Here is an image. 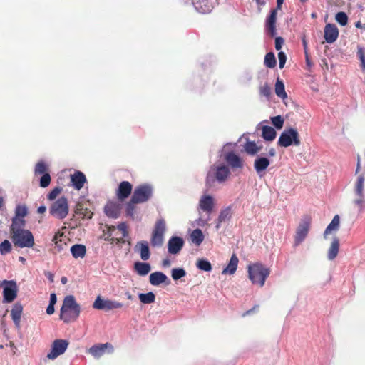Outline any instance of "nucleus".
<instances>
[{"instance_id":"f257e3e1","label":"nucleus","mask_w":365,"mask_h":365,"mask_svg":"<svg viewBox=\"0 0 365 365\" xmlns=\"http://www.w3.org/2000/svg\"><path fill=\"white\" fill-rule=\"evenodd\" d=\"M81 307L73 295L65 297L60 310V319L64 323L76 321L80 315Z\"/></svg>"},{"instance_id":"f03ea898","label":"nucleus","mask_w":365,"mask_h":365,"mask_svg":"<svg viewBox=\"0 0 365 365\" xmlns=\"http://www.w3.org/2000/svg\"><path fill=\"white\" fill-rule=\"evenodd\" d=\"M247 272L248 277L252 284L263 287L266 279L270 274V269L265 267L262 263L257 262L248 265Z\"/></svg>"},{"instance_id":"7ed1b4c3","label":"nucleus","mask_w":365,"mask_h":365,"mask_svg":"<svg viewBox=\"0 0 365 365\" xmlns=\"http://www.w3.org/2000/svg\"><path fill=\"white\" fill-rule=\"evenodd\" d=\"M230 175V168L225 165H220L216 167L211 166L207 173L206 186L208 187H212L215 181L219 183H223Z\"/></svg>"},{"instance_id":"20e7f679","label":"nucleus","mask_w":365,"mask_h":365,"mask_svg":"<svg viewBox=\"0 0 365 365\" xmlns=\"http://www.w3.org/2000/svg\"><path fill=\"white\" fill-rule=\"evenodd\" d=\"M68 212V202L65 196H61L53 201L49 207V214L58 220L65 219Z\"/></svg>"},{"instance_id":"39448f33","label":"nucleus","mask_w":365,"mask_h":365,"mask_svg":"<svg viewBox=\"0 0 365 365\" xmlns=\"http://www.w3.org/2000/svg\"><path fill=\"white\" fill-rule=\"evenodd\" d=\"M299 135L297 129L289 127L284 129L279 135L277 145L280 147L287 148L292 145H300Z\"/></svg>"},{"instance_id":"423d86ee","label":"nucleus","mask_w":365,"mask_h":365,"mask_svg":"<svg viewBox=\"0 0 365 365\" xmlns=\"http://www.w3.org/2000/svg\"><path fill=\"white\" fill-rule=\"evenodd\" d=\"M12 241L15 245L21 248H30L34 245L33 234L29 230H15L14 233H12Z\"/></svg>"},{"instance_id":"0eeeda50","label":"nucleus","mask_w":365,"mask_h":365,"mask_svg":"<svg viewBox=\"0 0 365 365\" xmlns=\"http://www.w3.org/2000/svg\"><path fill=\"white\" fill-rule=\"evenodd\" d=\"M153 195V187L150 184L145 183L138 185L131 196L133 202L139 204L150 200Z\"/></svg>"},{"instance_id":"6e6552de","label":"nucleus","mask_w":365,"mask_h":365,"mask_svg":"<svg viewBox=\"0 0 365 365\" xmlns=\"http://www.w3.org/2000/svg\"><path fill=\"white\" fill-rule=\"evenodd\" d=\"M165 230L166 225L165 220L163 219L158 220L150 238V243L153 247H160L163 245Z\"/></svg>"},{"instance_id":"1a4fd4ad","label":"nucleus","mask_w":365,"mask_h":365,"mask_svg":"<svg viewBox=\"0 0 365 365\" xmlns=\"http://www.w3.org/2000/svg\"><path fill=\"white\" fill-rule=\"evenodd\" d=\"M310 225L311 217L309 215L303 216L296 230L294 246H298L304 240L309 231Z\"/></svg>"},{"instance_id":"9d476101","label":"nucleus","mask_w":365,"mask_h":365,"mask_svg":"<svg viewBox=\"0 0 365 365\" xmlns=\"http://www.w3.org/2000/svg\"><path fill=\"white\" fill-rule=\"evenodd\" d=\"M1 284L4 285L3 302H12L17 296L18 288L16 281L4 279L0 283V286Z\"/></svg>"},{"instance_id":"9b49d317","label":"nucleus","mask_w":365,"mask_h":365,"mask_svg":"<svg viewBox=\"0 0 365 365\" xmlns=\"http://www.w3.org/2000/svg\"><path fill=\"white\" fill-rule=\"evenodd\" d=\"M283 2L284 0H277V8L271 10L269 15L267 17L265 21V29L272 37H274L277 35V10L281 9Z\"/></svg>"},{"instance_id":"f8f14e48","label":"nucleus","mask_w":365,"mask_h":365,"mask_svg":"<svg viewBox=\"0 0 365 365\" xmlns=\"http://www.w3.org/2000/svg\"><path fill=\"white\" fill-rule=\"evenodd\" d=\"M224 152V148H222L221 150H220V156H223L227 165L232 170L243 168L244 162L239 155L235 153L234 151H229L223 154Z\"/></svg>"},{"instance_id":"ddd939ff","label":"nucleus","mask_w":365,"mask_h":365,"mask_svg":"<svg viewBox=\"0 0 365 365\" xmlns=\"http://www.w3.org/2000/svg\"><path fill=\"white\" fill-rule=\"evenodd\" d=\"M123 306V304L120 302L110 299H104L100 296L96 297L93 304V307L94 309L103 310L105 312H108L114 309L121 308Z\"/></svg>"},{"instance_id":"4468645a","label":"nucleus","mask_w":365,"mask_h":365,"mask_svg":"<svg viewBox=\"0 0 365 365\" xmlns=\"http://www.w3.org/2000/svg\"><path fill=\"white\" fill-rule=\"evenodd\" d=\"M69 345L68 341L66 339H56L51 345V351L47 354L49 359H55L63 354Z\"/></svg>"},{"instance_id":"2eb2a0df","label":"nucleus","mask_w":365,"mask_h":365,"mask_svg":"<svg viewBox=\"0 0 365 365\" xmlns=\"http://www.w3.org/2000/svg\"><path fill=\"white\" fill-rule=\"evenodd\" d=\"M184 244L182 237L172 236L168 242V251L171 255H178L182 249Z\"/></svg>"},{"instance_id":"dca6fc26","label":"nucleus","mask_w":365,"mask_h":365,"mask_svg":"<svg viewBox=\"0 0 365 365\" xmlns=\"http://www.w3.org/2000/svg\"><path fill=\"white\" fill-rule=\"evenodd\" d=\"M199 209L208 215L211 214L215 207V199L210 195H203L200 197L198 204Z\"/></svg>"},{"instance_id":"f3484780","label":"nucleus","mask_w":365,"mask_h":365,"mask_svg":"<svg viewBox=\"0 0 365 365\" xmlns=\"http://www.w3.org/2000/svg\"><path fill=\"white\" fill-rule=\"evenodd\" d=\"M107 349H108V353H112L113 351V346L112 344L110 343H105L92 346L89 349L88 352L95 358H99L106 353Z\"/></svg>"},{"instance_id":"a211bd4d","label":"nucleus","mask_w":365,"mask_h":365,"mask_svg":"<svg viewBox=\"0 0 365 365\" xmlns=\"http://www.w3.org/2000/svg\"><path fill=\"white\" fill-rule=\"evenodd\" d=\"M133 185L128 181H122L116 190V196L120 201L127 199L131 194Z\"/></svg>"},{"instance_id":"6ab92c4d","label":"nucleus","mask_w":365,"mask_h":365,"mask_svg":"<svg viewBox=\"0 0 365 365\" xmlns=\"http://www.w3.org/2000/svg\"><path fill=\"white\" fill-rule=\"evenodd\" d=\"M232 205H229L221 209L216 220V229H220L223 223L229 222L232 219Z\"/></svg>"},{"instance_id":"aec40b11","label":"nucleus","mask_w":365,"mask_h":365,"mask_svg":"<svg viewBox=\"0 0 365 365\" xmlns=\"http://www.w3.org/2000/svg\"><path fill=\"white\" fill-rule=\"evenodd\" d=\"M324 39L327 43H334L339 36V30L336 25L327 24L324 27Z\"/></svg>"},{"instance_id":"412c9836","label":"nucleus","mask_w":365,"mask_h":365,"mask_svg":"<svg viewBox=\"0 0 365 365\" xmlns=\"http://www.w3.org/2000/svg\"><path fill=\"white\" fill-rule=\"evenodd\" d=\"M270 165V160L265 156L257 155L254 161V168L258 175L262 176Z\"/></svg>"},{"instance_id":"4be33fe9","label":"nucleus","mask_w":365,"mask_h":365,"mask_svg":"<svg viewBox=\"0 0 365 365\" xmlns=\"http://www.w3.org/2000/svg\"><path fill=\"white\" fill-rule=\"evenodd\" d=\"M104 212L108 217L117 219L120 215V205L113 201H108L104 207Z\"/></svg>"},{"instance_id":"5701e85b","label":"nucleus","mask_w":365,"mask_h":365,"mask_svg":"<svg viewBox=\"0 0 365 365\" xmlns=\"http://www.w3.org/2000/svg\"><path fill=\"white\" fill-rule=\"evenodd\" d=\"M149 282L153 286H159L161 284L168 285L170 284V280L167 275L162 272H155L150 274Z\"/></svg>"},{"instance_id":"b1692460","label":"nucleus","mask_w":365,"mask_h":365,"mask_svg":"<svg viewBox=\"0 0 365 365\" xmlns=\"http://www.w3.org/2000/svg\"><path fill=\"white\" fill-rule=\"evenodd\" d=\"M71 182L76 190H80L86 182V177L81 171L76 170L75 173L71 175Z\"/></svg>"},{"instance_id":"393cba45","label":"nucleus","mask_w":365,"mask_h":365,"mask_svg":"<svg viewBox=\"0 0 365 365\" xmlns=\"http://www.w3.org/2000/svg\"><path fill=\"white\" fill-rule=\"evenodd\" d=\"M192 4L200 14H208L212 10V6L208 0H192Z\"/></svg>"},{"instance_id":"a878e982","label":"nucleus","mask_w":365,"mask_h":365,"mask_svg":"<svg viewBox=\"0 0 365 365\" xmlns=\"http://www.w3.org/2000/svg\"><path fill=\"white\" fill-rule=\"evenodd\" d=\"M135 250L139 252L142 260L146 261L149 259L150 257V251L149 244L147 241H138L135 245Z\"/></svg>"},{"instance_id":"bb28decb","label":"nucleus","mask_w":365,"mask_h":365,"mask_svg":"<svg viewBox=\"0 0 365 365\" xmlns=\"http://www.w3.org/2000/svg\"><path fill=\"white\" fill-rule=\"evenodd\" d=\"M22 312L23 306L19 302L15 303L12 307L11 315L16 328L20 327V321Z\"/></svg>"},{"instance_id":"cd10ccee","label":"nucleus","mask_w":365,"mask_h":365,"mask_svg":"<svg viewBox=\"0 0 365 365\" xmlns=\"http://www.w3.org/2000/svg\"><path fill=\"white\" fill-rule=\"evenodd\" d=\"M135 272L140 276L147 275L151 270V266L148 262H135L133 264Z\"/></svg>"},{"instance_id":"c85d7f7f","label":"nucleus","mask_w":365,"mask_h":365,"mask_svg":"<svg viewBox=\"0 0 365 365\" xmlns=\"http://www.w3.org/2000/svg\"><path fill=\"white\" fill-rule=\"evenodd\" d=\"M239 259L235 254H233L229 261L228 264L222 270V274H233L237 268Z\"/></svg>"},{"instance_id":"c756f323","label":"nucleus","mask_w":365,"mask_h":365,"mask_svg":"<svg viewBox=\"0 0 365 365\" xmlns=\"http://www.w3.org/2000/svg\"><path fill=\"white\" fill-rule=\"evenodd\" d=\"M277 136L275 129L269 125H263L262 128V137L265 141H273Z\"/></svg>"},{"instance_id":"7c9ffc66","label":"nucleus","mask_w":365,"mask_h":365,"mask_svg":"<svg viewBox=\"0 0 365 365\" xmlns=\"http://www.w3.org/2000/svg\"><path fill=\"white\" fill-rule=\"evenodd\" d=\"M70 251L74 258H83L86 254V247L83 245L76 244L71 247Z\"/></svg>"},{"instance_id":"2f4dec72","label":"nucleus","mask_w":365,"mask_h":365,"mask_svg":"<svg viewBox=\"0 0 365 365\" xmlns=\"http://www.w3.org/2000/svg\"><path fill=\"white\" fill-rule=\"evenodd\" d=\"M339 240L335 237L333 238L331 246L328 250L327 257L329 260L334 259L339 252Z\"/></svg>"},{"instance_id":"473e14b6","label":"nucleus","mask_w":365,"mask_h":365,"mask_svg":"<svg viewBox=\"0 0 365 365\" xmlns=\"http://www.w3.org/2000/svg\"><path fill=\"white\" fill-rule=\"evenodd\" d=\"M339 223H340V217L339 215H334L331 222L328 225V226L326 227L324 236L326 237V236L330 233L332 231H336L339 228Z\"/></svg>"},{"instance_id":"72a5a7b5","label":"nucleus","mask_w":365,"mask_h":365,"mask_svg":"<svg viewBox=\"0 0 365 365\" xmlns=\"http://www.w3.org/2000/svg\"><path fill=\"white\" fill-rule=\"evenodd\" d=\"M26 220L24 218L13 217L11 220V232L14 233L15 230H24Z\"/></svg>"},{"instance_id":"f704fd0d","label":"nucleus","mask_w":365,"mask_h":365,"mask_svg":"<svg viewBox=\"0 0 365 365\" xmlns=\"http://www.w3.org/2000/svg\"><path fill=\"white\" fill-rule=\"evenodd\" d=\"M245 152L250 155H255L261 150V147L257 145L255 141L247 140L245 145Z\"/></svg>"},{"instance_id":"c9c22d12","label":"nucleus","mask_w":365,"mask_h":365,"mask_svg":"<svg viewBox=\"0 0 365 365\" xmlns=\"http://www.w3.org/2000/svg\"><path fill=\"white\" fill-rule=\"evenodd\" d=\"M274 90L276 95L279 98L282 99H285L287 98V95L284 88V84L283 81L281 79H279V78H277Z\"/></svg>"},{"instance_id":"e433bc0d","label":"nucleus","mask_w":365,"mask_h":365,"mask_svg":"<svg viewBox=\"0 0 365 365\" xmlns=\"http://www.w3.org/2000/svg\"><path fill=\"white\" fill-rule=\"evenodd\" d=\"M190 238L192 242L198 246L203 242L205 236L200 228H196L192 232Z\"/></svg>"},{"instance_id":"4c0bfd02","label":"nucleus","mask_w":365,"mask_h":365,"mask_svg":"<svg viewBox=\"0 0 365 365\" xmlns=\"http://www.w3.org/2000/svg\"><path fill=\"white\" fill-rule=\"evenodd\" d=\"M364 177L361 175L357 178V180L355 184V193L359 197H364Z\"/></svg>"},{"instance_id":"58836bf2","label":"nucleus","mask_w":365,"mask_h":365,"mask_svg":"<svg viewBox=\"0 0 365 365\" xmlns=\"http://www.w3.org/2000/svg\"><path fill=\"white\" fill-rule=\"evenodd\" d=\"M138 298L141 303L148 304L153 303L155 300V294L153 292H148L147 293H140Z\"/></svg>"},{"instance_id":"ea45409f","label":"nucleus","mask_w":365,"mask_h":365,"mask_svg":"<svg viewBox=\"0 0 365 365\" xmlns=\"http://www.w3.org/2000/svg\"><path fill=\"white\" fill-rule=\"evenodd\" d=\"M196 267L197 269L205 272H210L212 270V264L207 259L201 258L199 259L196 262Z\"/></svg>"},{"instance_id":"a19ab883","label":"nucleus","mask_w":365,"mask_h":365,"mask_svg":"<svg viewBox=\"0 0 365 365\" xmlns=\"http://www.w3.org/2000/svg\"><path fill=\"white\" fill-rule=\"evenodd\" d=\"M135 204H138V202H133L132 198L127 202L125 205V215L128 217L135 220Z\"/></svg>"},{"instance_id":"79ce46f5","label":"nucleus","mask_w":365,"mask_h":365,"mask_svg":"<svg viewBox=\"0 0 365 365\" xmlns=\"http://www.w3.org/2000/svg\"><path fill=\"white\" fill-rule=\"evenodd\" d=\"M264 65L269 68H273L276 66L277 61L276 58L272 52H269L265 55L264 57Z\"/></svg>"},{"instance_id":"37998d69","label":"nucleus","mask_w":365,"mask_h":365,"mask_svg":"<svg viewBox=\"0 0 365 365\" xmlns=\"http://www.w3.org/2000/svg\"><path fill=\"white\" fill-rule=\"evenodd\" d=\"M186 271L182 267L173 268L171 270V277L173 280L177 281L186 276Z\"/></svg>"},{"instance_id":"c03bdc74","label":"nucleus","mask_w":365,"mask_h":365,"mask_svg":"<svg viewBox=\"0 0 365 365\" xmlns=\"http://www.w3.org/2000/svg\"><path fill=\"white\" fill-rule=\"evenodd\" d=\"M12 246L9 240H4L0 243V254L1 255H6L11 252Z\"/></svg>"},{"instance_id":"a18cd8bd","label":"nucleus","mask_w":365,"mask_h":365,"mask_svg":"<svg viewBox=\"0 0 365 365\" xmlns=\"http://www.w3.org/2000/svg\"><path fill=\"white\" fill-rule=\"evenodd\" d=\"M28 215V207L25 205H17L14 217L24 218Z\"/></svg>"},{"instance_id":"49530a36","label":"nucleus","mask_w":365,"mask_h":365,"mask_svg":"<svg viewBox=\"0 0 365 365\" xmlns=\"http://www.w3.org/2000/svg\"><path fill=\"white\" fill-rule=\"evenodd\" d=\"M271 122L272 125L274 126V128L277 130H280L282 128L284 123V119L281 115H277L272 117L270 118Z\"/></svg>"},{"instance_id":"de8ad7c7","label":"nucleus","mask_w":365,"mask_h":365,"mask_svg":"<svg viewBox=\"0 0 365 365\" xmlns=\"http://www.w3.org/2000/svg\"><path fill=\"white\" fill-rule=\"evenodd\" d=\"M336 21L341 26H346L348 23V16L344 11H339L336 14Z\"/></svg>"},{"instance_id":"09e8293b","label":"nucleus","mask_w":365,"mask_h":365,"mask_svg":"<svg viewBox=\"0 0 365 365\" xmlns=\"http://www.w3.org/2000/svg\"><path fill=\"white\" fill-rule=\"evenodd\" d=\"M51 180V175L48 173L43 174L40 179V186L43 188L48 187L50 185Z\"/></svg>"},{"instance_id":"8fccbe9b","label":"nucleus","mask_w":365,"mask_h":365,"mask_svg":"<svg viewBox=\"0 0 365 365\" xmlns=\"http://www.w3.org/2000/svg\"><path fill=\"white\" fill-rule=\"evenodd\" d=\"M259 93L261 96H263L267 98H269L272 93L270 86L267 83H265L264 86L260 87Z\"/></svg>"},{"instance_id":"3c124183","label":"nucleus","mask_w":365,"mask_h":365,"mask_svg":"<svg viewBox=\"0 0 365 365\" xmlns=\"http://www.w3.org/2000/svg\"><path fill=\"white\" fill-rule=\"evenodd\" d=\"M46 170H47V167H46V163L43 161H41V162H38L36 165L35 173L36 174L38 173V174L43 175L44 173H47Z\"/></svg>"},{"instance_id":"603ef678","label":"nucleus","mask_w":365,"mask_h":365,"mask_svg":"<svg viewBox=\"0 0 365 365\" xmlns=\"http://www.w3.org/2000/svg\"><path fill=\"white\" fill-rule=\"evenodd\" d=\"M62 191V188L61 187H54L48 195L47 198L48 200L53 201L54 200L58 195L61 193Z\"/></svg>"},{"instance_id":"864d4df0","label":"nucleus","mask_w":365,"mask_h":365,"mask_svg":"<svg viewBox=\"0 0 365 365\" xmlns=\"http://www.w3.org/2000/svg\"><path fill=\"white\" fill-rule=\"evenodd\" d=\"M117 229L122 232L123 237H127L129 235L128 230V225L126 222H122L117 225Z\"/></svg>"},{"instance_id":"5fc2aeb1","label":"nucleus","mask_w":365,"mask_h":365,"mask_svg":"<svg viewBox=\"0 0 365 365\" xmlns=\"http://www.w3.org/2000/svg\"><path fill=\"white\" fill-rule=\"evenodd\" d=\"M278 59H279V68H283L284 67L286 61H287V56L284 52L279 51L278 53Z\"/></svg>"},{"instance_id":"6e6d98bb","label":"nucleus","mask_w":365,"mask_h":365,"mask_svg":"<svg viewBox=\"0 0 365 365\" xmlns=\"http://www.w3.org/2000/svg\"><path fill=\"white\" fill-rule=\"evenodd\" d=\"M284 43L283 38L278 36L275 38L274 46L277 51H279Z\"/></svg>"},{"instance_id":"4d7b16f0","label":"nucleus","mask_w":365,"mask_h":365,"mask_svg":"<svg viewBox=\"0 0 365 365\" xmlns=\"http://www.w3.org/2000/svg\"><path fill=\"white\" fill-rule=\"evenodd\" d=\"M354 203L359 207L360 210L365 207V200L364 197H359V199L354 200Z\"/></svg>"},{"instance_id":"13d9d810","label":"nucleus","mask_w":365,"mask_h":365,"mask_svg":"<svg viewBox=\"0 0 365 365\" xmlns=\"http://www.w3.org/2000/svg\"><path fill=\"white\" fill-rule=\"evenodd\" d=\"M208 220H202L201 217L195 220L194 222V225H197L198 227H204L207 225Z\"/></svg>"},{"instance_id":"bf43d9fd","label":"nucleus","mask_w":365,"mask_h":365,"mask_svg":"<svg viewBox=\"0 0 365 365\" xmlns=\"http://www.w3.org/2000/svg\"><path fill=\"white\" fill-rule=\"evenodd\" d=\"M57 302V297H56V294L55 293H51L50 294V300H49V304H53L55 305L56 303Z\"/></svg>"},{"instance_id":"052dcab7","label":"nucleus","mask_w":365,"mask_h":365,"mask_svg":"<svg viewBox=\"0 0 365 365\" xmlns=\"http://www.w3.org/2000/svg\"><path fill=\"white\" fill-rule=\"evenodd\" d=\"M55 311V305L48 304L46 308V313L49 315L54 313Z\"/></svg>"},{"instance_id":"680f3d73","label":"nucleus","mask_w":365,"mask_h":365,"mask_svg":"<svg viewBox=\"0 0 365 365\" xmlns=\"http://www.w3.org/2000/svg\"><path fill=\"white\" fill-rule=\"evenodd\" d=\"M112 235H113L112 232L108 231L107 233V236H106L104 237V240L107 241V242H113V241H115V239L112 237Z\"/></svg>"},{"instance_id":"e2e57ef3","label":"nucleus","mask_w":365,"mask_h":365,"mask_svg":"<svg viewBox=\"0 0 365 365\" xmlns=\"http://www.w3.org/2000/svg\"><path fill=\"white\" fill-rule=\"evenodd\" d=\"M171 264L170 260L168 258H165L162 262V266L163 267H169Z\"/></svg>"},{"instance_id":"0e129e2a","label":"nucleus","mask_w":365,"mask_h":365,"mask_svg":"<svg viewBox=\"0 0 365 365\" xmlns=\"http://www.w3.org/2000/svg\"><path fill=\"white\" fill-rule=\"evenodd\" d=\"M45 276L47 277V279L49 280L50 282H53V274L50 272H45Z\"/></svg>"},{"instance_id":"69168bd1","label":"nucleus","mask_w":365,"mask_h":365,"mask_svg":"<svg viewBox=\"0 0 365 365\" xmlns=\"http://www.w3.org/2000/svg\"><path fill=\"white\" fill-rule=\"evenodd\" d=\"M46 207L45 205H41L38 207L37 212L40 214H43L46 212Z\"/></svg>"},{"instance_id":"338daca9","label":"nucleus","mask_w":365,"mask_h":365,"mask_svg":"<svg viewBox=\"0 0 365 365\" xmlns=\"http://www.w3.org/2000/svg\"><path fill=\"white\" fill-rule=\"evenodd\" d=\"M276 155V150L274 148H271L269 150H268V155L269 157H274Z\"/></svg>"},{"instance_id":"774afa93","label":"nucleus","mask_w":365,"mask_h":365,"mask_svg":"<svg viewBox=\"0 0 365 365\" xmlns=\"http://www.w3.org/2000/svg\"><path fill=\"white\" fill-rule=\"evenodd\" d=\"M355 26L356 28H361V29H364L365 30V24H362L361 23V21H357L356 24H355Z\"/></svg>"}]
</instances>
